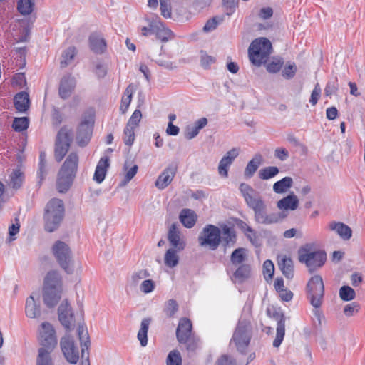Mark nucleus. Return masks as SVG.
Here are the masks:
<instances>
[{
    "label": "nucleus",
    "instance_id": "nucleus-1",
    "mask_svg": "<svg viewBox=\"0 0 365 365\" xmlns=\"http://www.w3.org/2000/svg\"><path fill=\"white\" fill-rule=\"evenodd\" d=\"M63 278L56 270L49 271L45 276L43 284L42 298L44 304L54 307L59 302L63 294Z\"/></svg>",
    "mask_w": 365,
    "mask_h": 365
},
{
    "label": "nucleus",
    "instance_id": "nucleus-2",
    "mask_svg": "<svg viewBox=\"0 0 365 365\" xmlns=\"http://www.w3.org/2000/svg\"><path fill=\"white\" fill-rule=\"evenodd\" d=\"M64 214L63 202L58 198L50 200L46 205L43 214L46 231L53 232L56 230L63 221Z\"/></svg>",
    "mask_w": 365,
    "mask_h": 365
},
{
    "label": "nucleus",
    "instance_id": "nucleus-3",
    "mask_svg": "<svg viewBox=\"0 0 365 365\" xmlns=\"http://www.w3.org/2000/svg\"><path fill=\"white\" fill-rule=\"evenodd\" d=\"M78 165V155L71 152L66 158L58 173L57 189L59 192H66L71 187Z\"/></svg>",
    "mask_w": 365,
    "mask_h": 365
},
{
    "label": "nucleus",
    "instance_id": "nucleus-4",
    "mask_svg": "<svg viewBox=\"0 0 365 365\" xmlns=\"http://www.w3.org/2000/svg\"><path fill=\"white\" fill-rule=\"evenodd\" d=\"M306 291L310 304L315 309L314 314L317 319L319 324H321L323 316L319 308L322 304L324 294V285L322 277L318 274L312 277L307 284Z\"/></svg>",
    "mask_w": 365,
    "mask_h": 365
},
{
    "label": "nucleus",
    "instance_id": "nucleus-5",
    "mask_svg": "<svg viewBox=\"0 0 365 365\" xmlns=\"http://www.w3.org/2000/svg\"><path fill=\"white\" fill-rule=\"evenodd\" d=\"M298 259L307 267L309 272H313L324 265L327 254L320 250H314L313 244H306L298 250Z\"/></svg>",
    "mask_w": 365,
    "mask_h": 365
},
{
    "label": "nucleus",
    "instance_id": "nucleus-6",
    "mask_svg": "<svg viewBox=\"0 0 365 365\" xmlns=\"http://www.w3.org/2000/svg\"><path fill=\"white\" fill-rule=\"evenodd\" d=\"M272 51L270 41L264 37H259L252 41L248 48L250 62L259 67L266 63Z\"/></svg>",
    "mask_w": 365,
    "mask_h": 365
},
{
    "label": "nucleus",
    "instance_id": "nucleus-7",
    "mask_svg": "<svg viewBox=\"0 0 365 365\" xmlns=\"http://www.w3.org/2000/svg\"><path fill=\"white\" fill-rule=\"evenodd\" d=\"M52 253L60 267L68 274L73 271L72 252L69 246L64 242L56 241L51 248Z\"/></svg>",
    "mask_w": 365,
    "mask_h": 365
},
{
    "label": "nucleus",
    "instance_id": "nucleus-8",
    "mask_svg": "<svg viewBox=\"0 0 365 365\" xmlns=\"http://www.w3.org/2000/svg\"><path fill=\"white\" fill-rule=\"evenodd\" d=\"M251 339V324L247 319H240L232 335L233 342L238 351L245 354Z\"/></svg>",
    "mask_w": 365,
    "mask_h": 365
},
{
    "label": "nucleus",
    "instance_id": "nucleus-9",
    "mask_svg": "<svg viewBox=\"0 0 365 365\" xmlns=\"http://www.w3.org/2000/svg\"><path fill=\"white\" fill-rule=\"evenodd\" d=\"M255 213V220L259 224L272 225L281 222L285 215L280 212H267V206L262 199L251 207Z\"/></svg>",
    "mask_w": 365,
    "mask_h": 365
},
{
    "label": "nucleus",
    "instance_id": "nucleus-10",
    "mask_svg": "<svg viewBox=\"0 0 365 365\" xmlns=\"http://www.w3.org/2000/svg\"><path fill=\"white\" fill-rule=\"evenodd\" d=\"M220 230L212 225H206L198 237L201 247H207L212 250H216L221 242Z\"/></svg>",
    "mask_w": 365,
    "mask_h": 365
},
{
    "label": "nucleus",
    "instance_id": "nucleus-11",
    "mask_svg": "<svg viewBox=\"0 0 365 365\" xmlns=\"http://www.w3.org/2000/svg\"><path fill=\"white\" fill-rule=\"evenodd\" d=\"M38 341L41 348L46 351L52 352L57 345V337L56 330L49 322H43L38 329Z\"/></svg>",
    "mask_w": 365,
    "mask_h": 365
},
{
    "label": "nucleus",
    "instance_id": "nucleus-12",
    "mask_svg": "<svg viewBox=\"0 0 365 365\" xmlns=\"http://www.w3.org/2000/svg\"><path fill=\"white\" fill-rule=\"evenodd\" d=\"M71 142V133L66 128H62L58 133L55 145V158L58 162L63 160L67 153Z\"/></svg>",
    "mask_w": 365,
    "mask_h": 365
},
{
    "label": "nucleus",
    "instance_id": "nucleus-13",
    "mask_svg": "<svg viewBox=\"0 0 365 365\" xmlns=\"http://www.w3.org/2000/svg\"><path fill=\"white\" fill-rule=\"evenodd\" d=\"M60 346L67 361L73 364L78 362L79 359L78 349L71 336L66 334L63 336L60 341Z\"/></svg>",
    "mask_w": 365,
    "mask_h": 365
},
{
    "label": "nucleus",
    "instance_id": "nucleus-14",
    "mask_svg": "<svg viewBox=\"0 0 365 365\" xmlns=\"http://www.w3.org/2000/svg\"><path fill=\"white\" fill-rule=\"evenodd\" d=\"M150 34H155L158 38L163 42L172 39L173 34L169 29L166 28L158 17L148 19Z\"/></svg>",
    "mask_w": 365,
    "mask_h": 365
},
{
    "label": "nucleus",
    "instance_id": "nucleus-15",
    "mask_svg": "<svg viewBox=\"0 0 365 365\" xmlns=\"http://www.w3.org/2000/svg\"><path fill=\"white\" fill-rule=\"evenodd\" d=\"M58 319L61 324L68 331L71 329L74 323V314L71 305L67 299L62 301L58 308Z\"/></svg>",
    "mask_w": 365,
    "mask_h": 365
},
{
    "label": "nucleus",
    "instance_id": "nucleus-16",
    "mask_svg": "<svg viewBox=\"0 0 365 365\" xmlns=\"http://www.w3.org/2000/svg\"><path fill=\"white\" fill-rule=\"evenodd\" d=\"M93 126L92 119L86 118L78 127L76 141L79 146L84 147L91 140Z\"/></svg>",
    "mask_w": 365,
    "mask_h": 365
},
{
    "label": "nucleus",
    "instance_id": "nucleus-17",
    "mask_svg": "<svg viewBox=\"0 0 365 365\" xmlns=\"http://www.w3.org/2000/svg\"><path fill=\"white\" fill-rule=\"evenodd\" d=\"M168 240L171 249L182 251L186 247V242L181 232L175 224H173L168 230Z\"/></svg>",
    "mask_w": 365,
    "mask_h": 365
},
{
    "label": "nucleus",
    "instance_id": "nucleus-18",
    "mask_svg": "<svg viewBox=\"0 0 365 365\" xmlns=\"http://www.w3.org/2000/svg\"><path fill=\"white\" fill-rule=\"evenodd\" d=\"M76 85V78L71 74L63 76L59 83L58 94L62 99L68 98Z\"/></svg>",
    "mask_w": 365,
    "mask_h": 365
},
{
    "label": "nucleus",
    "instance_id": "nucleus-19",
    "mask_svg": "<svg viewBox=\"0 0 365 365\" xmlns=\"http://www.w3.org/2000/svg\"><path fill=\"white\" fill-rule=\"evenodd\" d=\"M240 149L234 148L227 151L220 160L218 165L219 175L223 178L228 176V168L232 164L234 160L239 155Z\"/></svg>",
    "mask_w": 365,
    "mask_h": 365
},
{
    "label": "nucleus",
    "instance_id": "nucleus-20",
    "mask_svg": "<svg viewBox=\"0 0 365 365\" xmlns=\"http://www.w3.org/2000/svg\"><path fill=\"white\" fill-rule=\"evenodd\" d=\"M177 168L175 165H170L168 166L158 176L155 183V186L160 190L165 189L173 180Z\"/></svg>",
    "mask_w": 365,
    "mask_h": 365
},
{
    "label": "nucleus",
    "instance_id": "nucleus-21",
    "mask_svg": "<svg viewBox=\"0 0 365 365\" xmlns=\"http://www.w3.org/2000/svg\"><path fill=\"white\" fill-rule=\"evenodd\" d=\"M192 325L190 319H180L176 330V336L179 343H185L188 337L192 336Z\"/></svg>",
    "mask_w": 365,
    "mask_h": 365
},
{
    "label": "nucleus",
    "instance_id": "nucleus-22",
    "mask_svg": "<svg viewBox=\"0 0 365 365\" xmlns=\"http://www.w3.org/2000/svg\"><path fill=\"white\" fill-rule=\"evenodd\" d=\"M240 190L250 208L262 200L259 194L248 184L241 183L240 185Z\"/></svg>",
    "mask_w": 365,
    "mask_h": 365
},
{
    "label": "nucleus",
    "instance_id": "nucleus-23",
    "mask_svg": "<svg viewBox=\"0 0 365 365\" xmlns=\"http://www.w3.org/2000/svg\"><path fill=\"white\" fill-rule=\"evenodd\" d=\"M299 204L297 196L292 192L287 196L279 200L277 202V207L281 210H295L298 208Z\"/></svg>",
    "mask_w": 365,
    "mask_h": 365
},
{
    "label": "nucleus",
    "instance_id": "nucleus-24",
    "mask_svg": "<svg viewBox=\"0 0 365 365\" xmlns=\"http://www.w3.org/2000/svg\"><path fill=\"white\" fill-rule=\"evenodd\" d=\"M25 314L31 319H37L41 314V306L36 302L33 295L29 296L26 300Z\"/></svg>",
    "mask_w": 365,
    "mask_h": 365
},
{
    "label": "nucleus",
    "instance_id": "nucleus-25",
    "mask_svg": "<svg viewBox=\"0 0 365 365\" xmlns=\"http://www.w3.org/2000/svg\"><path fill=\"white\" fill-rule=\"evenodd\" d=\"M278 266L284 276L290 279L294 277V264L290 257L286 255L278 257Z\"/></svg>",
    "mask_w": 365,
    "mask_h": 365
},
{
    "label": "nucleus",
    "instance_id": "nucleus-26",
    "mask_svg": "<svg viewBox=\"0 0 365 365\" xmlns=\"http://www.w3.org/2000/svg\"><path fill=\"white\" fill-rule=\"evenodd\" d=\"M109 161L108 157H103L98 161L93 175V180L96 182L101 183L104 180L107 169L110 166Z\"/></svg>",
    "mask_w": 365,
    "mask_h": 365
},
{
    "label": "nucleus",
    "instance_id": "nucleus-27",
    "mask_svg": "<svg viewBox=\"0 0 365 365\" xmlns=\"http://www.w3.org/2000/svg\"><path fill=\"white\" fill-rule=\"evenodd\" d=\"M329 228L330 230L336 232L337 235L345 240H349L352 235L351 228L342 222H331L329 224Z\"/></svg>",
    "mask_w": 365,
    "mask_h": 365
},
{
    "label": "nucleus",
    "instance_id": "nucleus-28",
    "mask_svg": "<svg viewBox=\"0 0 365 365\" xmlns=\"http://www.w3.org/2000/svg\"><path fill=\"white\" fill-rule=\"evenodd\" d=\"M197 215L190 209H182L179 215L180 222L187 228L192 227L197 221Z\"/></svg>",
    "mask_w": 365,
    "mask_h": 365
},
{
    "label": "nucleus",
    "instance_id": "nucleus-29",
    "mask_svg": "<svg viewBox=\"0 0 365 365\" xmlns=\"http://www.w3.org/2000/svg\"><path fill=\"white\" fill-rule=\"evenodd\" d=\"M91 49L96 53H102L106 48V43L103 36L98 34H93L89 38Z\"/></svg>",
    "mask_w": 365,
    "mask_h": 365
},
{
    "label": "nucleus",
    "instance_id": "nucleus-30",
    "mask_svg": "<svg viewBox=\"0 0 365 365\" xmlns=\"http://www.w3.org/2000/svg\"><path fill=\"white\" fill-rule=\"evenodd\" d=\"M277 327L276 337L273 341L274 347H279L282 344L285 334V317L283 314H277Z\"/></svg>",
    "mask_w": 365,
    "mask_h": 365
},
{
    "label": "nucleus",
    "instance_id": "nucleus-31",
    "mask_svg": "<svg viewBox=\"0 0 365 365\" xmlns=\"http://www.w3.org/2000/svg\"><path fill=\"white\" fill-rule=\"evenodd\" d=\"M16 109L19 112H25L29 108V96L26 92L17 93L14 98Z\"/></svg>",
    "mask_w": 365,
    "mask_h": 365
},
{
    "label": "nucleus",
    "instance_id": "nucleus-32",
    "mask_svg": "<svg viewBox=\"0 0 365 365\" xmlns=\"http://www.w3.org/2000/svg\"><path fill=\"white\" fill-rule=\"evenodd\" d=\"M262 161V156L260 154L255 155V157L248 162L244 175L245 178H250L253 176Z\"/></svg>",
    "mask_w": 365,
    "mask_h": 365
},
{
    "label": "nucleus",
    "instance_id": "nucleus-33",
    "mask_svg": "<svg viewBox=\"0 0 365 365\" xmlns=\"http://www.w3.org/2000/svg\"><path fill=\"white\" fill-rule=\"evenodd\" d=\"M79 340L81 346V357H84L86 351L88 350L90 346V340L87 329L83 326L79 325L77 329Z\"/></svg>",
    "mask_w": 365,
    "mask_h": 365
},
{
    "label": "nucleus",
    "instance_id": "nucleus-34",
    "mask_svg": "<svg viewBox=\"0 0 365 365\" xmlns=\"http://www.w3.org/2000/svg\"><path fill=\"white\" fill-rule=\"evenodd\" d=\"M251 274V267L247 264L238 265V267L233 273V277L238 282H243L247 279Z\"/></svg>",
    "mask_w": 365,
    "mask_h": 365
},
{
    "label": "nucleus",
    "instance_id": "nucleus-35",
    "mask_svg": "<svg viewBox=\"0 0 365 365\" xmlns=\"http://www.w3.org/2000/svg\"><path fill=\"white\" fill-rule=\"evenodd\" d=\"M247 258V250L244 247L235 249L230 256V262L232 265L238 266L243 264Z\"/></svg>",
    "mask_w": 365,
    "mask_h": 365
},
{
    "label": "nucleus",
    "instance_id": "nucleus-36",
    "mask_svg": "<svg viewBox=\"0 0 365 365\" xmlns=\"http://www.w3.org/2000/svg\"><path fill=\"white\" fill-rule=\"evenodd\" d=\"M180 250L169 248L164 256V263L169 268H173L176 267L179 263V255L178 252Z\"/></svg>",
    "mask_w": 365,
    "mask_h": 365
},
{
    "label": "nucleus",
    "instance_id": "nucleus-37",
    "mask_svg": "<svg viewBox=\"0 0 365 365\" xmlns=\"http://www.w3.org/2000/svg\"><path fill=\"white\" fill-rule=\"evenodd\" d=\"M292 184L293 180L291 177H284L274 183L273 190L277 194L284 193L292 186Z\"/></svg>",
    "mask_w": 365,
    "mask_h": 365
},
{
    "label": "nucleus",
    "instance_id": "nucleus-38",
    "mask_svg": "<svg viewBox=\"0 0 365 365\" xmlns=\"http://www.w3.org/2000/svg\"><path fill=\"white\" fill-rule=\"evenodd\" d=\"M150 318H144L140 324V328L138 333V339L142 346H145L148 344V331L150 323Z\"/></svg>",
    "mask_w": 365,
    "mask_h": 365
},
{
    "label": "nucleus",
    "instance_id": "nucleus-39",
    "mask_svg": "<svg viewBox=\"0 0 365 365\" xmlns=\"http://www.w3.org/2000/svg\"><path fill=\"white\" fill-rule=\"evenodd\" d=\"M35 6L34 0H19L17 1V10L24 16L31 14Z\"/></svg>",
    "mask_w": 365,
    "mask_h": 365
},
{
    "label": "nucleus",
    "instance_id": "nucleus-40",
    "mask_svg": "<svg viewBox=\"0 0 365 365\" xmlns=\"http://www.w3.org/2000/svg\"><path fill=\"white\" fill-rule=\"evenodd\" d=\"M134 90V86L133 84H130L128 86L125 91H124V94L122 97L121 104L120 107V110L123 113H125L128 108V106L132 100V96Z\"/></svg>",
    "mask_w": 365,
    "mask_h": 365
},
{
    "label": "nucleus",
    "instance_id": "nucleus-41",
    "mask_svg": "<svg viewBox=\"0 0 365 365\" xmlns=\"http://www.w3.org/2000/svg\"><path fill=\"white\" fill-rule=\"evenodd\" d=\"M222 238L225 246H233L236 242V235L235 230L226 225L222 227Z\"/></svg>",
    "mask_w": 365,
    "mask_h": 365
},
{
    "label": "nucleus",
    "instance_id": "nucleus-42",
    "mask_svg": "<svg viewBox=\"0 0 365 365\" xmlns=\"http://www.w3.org/2000/svg\"><path fill=\"white\" fill-rule=\"evenodd\" d=\"M36 358V365H53L51 352L46 351L44 348H39Z\"/></svg>",
    "mask_w": 365,
    "mask_h": 365
},
{
    "label": "nucleus",
    "instance_id": "nucleus-43",
    "mask_svg": "<svg viewBox=\"0 0 365 365\" xmlns=\"http://www.w3.org/2000/svg\"><path fill=\"white\" fill-rule=\"evenodd\" d=\"M76 55V49L74 46L68 47L62 54V59L61 61V67L66 68L73 60Z\"/></svg>",
    "mask_w": 365,
    "mask_h": 365
},
{
    "label": "nucleus",
    "instance_id": "nucleus-44",
    "mask_svg": "<svg viewBox=\"0 0 365 365\" xmlns=\"http://www.w3.org/2000/svg\"><path fill=\"white\" fill-rule=\"evenodd\" d=\"M279 168L276 166H268L264 168H262L259 171V178L262 180H269L274 176H276L279 173Z\"/></svg>",
    "mask_w": 365,
    "mask_h": 365
},
{
    "label": "nucleus",
    "instance_id": "nucleus-45",
    "mask_svg": "<svg viewBox=\"0 0 365 365\" xmlns=\"http://www.w3.org/2000/svg\"><path fill=\"white\" fill-rule=\"evenodd\" d=\"M237 226L245 233L250 242L253 243L257 237L255 230L242 220H240V222H237Z\"/></svg>",
    "mask_w": 365,
    "mask_h": 365
},
{
    "label": "nucleus",
    "instance_id": "nucleus-46",
    "mask_svg": "<svg viewBox=\"0 0 365 365\" xmlns=\"http://www.w3.org/2000/svg\"><path fill=\"white\" fill-rule=\"evenodd\" d=\"M29 121L26 117L15 118L12 128L15 131L21 132L26 130L29 127Z\"/></svg>",
    "mask_w": 365,
    "mask_h": 365
},
{
    "label": "nucleus",
    "instance_id": "nucleus-47",
    "mask_svg": "<svg viewBox=\"0 0 365 365\" xmlns=\"http://www.w3.org/2000/svg\"><path fill=\"white\" fill-rule=\"evenodd\" d=\"M339 297L344 301H351L355 297V292L349 286H343L339 289Z\"/></svg>",
    "mask_w": 365,
    "mask_h": 365
},
{
    "label": "nucleus",
    "instance_id": "nucleus-48",
    "mask_svg": "<svg viewBox=\"0 0 365 365\" xmlns=\"http://www.w3.org/2000/svg\"><path fill=\"white\" fill-rule=\"evenodd\" d=\"M178 309V304L174 299H169L165 304L164 312L168 317H172Z\"/></svg>",
    "mask_w": 365,
    "mask_h": 365
},
{
    "label": "nucleus",
    "instance_id": "nucleus-49",
    "mask_svg": "<svg viewBox=\"0 0 365 365\" xmlns=\"http://www.w3.org/2000/svg\"><path fill=\"white\" fill-rule=\"evenodd\" d=\"M274 272V266L271 260H266L263 264V274L266 281H269L272 279Z\"/></svg>",
    "mask_w": 365,
    "mask_h": 365
},
{
    "label": "nucleus",
    "instance_id": "nucleus-50",
    "mask_svg": "<svg viewBox=\"0 0 365 365\" xmlns=\"http://www.w3.org/2000/svg\"><path fill=\"white\" fill-rule=\"evenodd\" d=\"M135 140V128L125 126L123 132V141L126 145L130 146Z\"/></svg>",
    "mask_w": 365,
    "mask_h": 365
},
{
    "label": "nucleus",
    "instance_id": "nucleus-51",
    "mask_svg": "<svg viewBox=\"0 0 365 365\" xmlns=\"http://www.w3.org/2000/svg\"><path fill=\"white\" fill-rule=\"evenodd\" d=\"M150 276V273L146 269H141L134 272L130 277L132 285L136 286L140 280L144 279Z\"/></svg>",
    "mask_w": 365,
    "mask_h": 365
},
{
    "label": "nucleus",
    "instance_id": "nucleus-52",
    "mask_svg": "<svg viewBox=\"0 0 365 365\" xmlns=\"http://www.w3.org/2000/svg\"><path fill=\"white\" fill-rule=\"evenodd\" d=\"M284 61L282 58H274L267 65V70L269 73H275L280 71Z\"/></svg>",
    "mask_w": 365,
    "mask_h": 365
},
{
    "label": "nucleus",
    "instance_id": "nucleus-53",
    "mask_svg": "<svg viewBox=\"0 0 365 365\" xmlns=\"http://www.w3.org/2000/svg\"><path fill=\"white\" fill-rule=\"evenodd\" d=\"M215 63V58L208 55L206 52L200 51V66L204 68H208Z\"/></svg>",
    "mask_w": 365,
    "mask_h": 365
},
{
    "label": "nucleus",
    "instance_id": "nucleus-54",
    "mask_svg": "<svg viewBox=\"0 0 365 365\" xmlns=\"http://www.w3.org/2000/svg\"><path fill=\"white\" fill-rule=\"evenodd\" d=\"M141 118V111L138 109L135 110L132 114L131 117L129 118L126 125L135 129L138 126Z\"/></svg>",
    "mask_w": 365,
    "mask_h": 365
},
{
    "label": "nucleus",
    "instance_id": "nucleus-55",
    "mask_svg": "<svg viewBox=\"0 0 365 365\" xmlns=\"http://www.w3.org/2000/svg\"><path fill=\"white\" fill-rule=\"evenodd\" d=\"M182 359L180 354L178 351H172L167 359V365H181Z\"/></svg>",
    "mask_w": 365,
    "mask_h": 365
},
{
    "label": "nucleus",
    "instance_id": "nucleus-56",
    "mask_svg": "<svg viewBox=\"0 0 365 365\" xmlns=\"http://www.w3.org/2000/svg\"><path fill=\"white\" fill-rule=\"evenodd\" d=\"M296 71V65L294 63H292L284 67L282 74L284 78L291 79L294 76Z\"/></svg>",
    "mask_w": 365,
    "mask_h": 365
},
{
    "label": "nucleus",
    "instance_id": "nucleus-57",
    "mask_svg": "<svg viewBox=\"0 0 365 365\" xmlns=\"http://www.w3.org/2000/svg\"><path fill=\"white\" fill-rule=\"evenodd\" d=\"M155 287V282L152 279H145L142 282L140 286V289L145 294L152 292Z\"/></svg>",
    "mask_w": 365,
    "mask_h": 365
},
{
    "label": "nucleus",
    "instance_id": "nucleus-58",
    "mask_svg": "<svg viewBox=\"0 0 365 365\" xmlns=\"http://www.w3.org/2000/svg\"><path fill=\"white\" fill-rule=\"evenodd\" d=\"M160 5L161 15L165 18H170L171 16V7L168 0H160Z\"/></svg>",
    "mask_w": 365,
    "mask_h": 365
},
{
    "label": "nucleus",
    "instance_id": "nucleus-59",
    "mask_svg": "<svg viewBox=\"0 0 365 365\" xmlns=\"http://www.w3.org/2000/svg\"><path fill=\"white\" fill-rule=\"evenodd\" d=\"M217 17H213L211 19H209L203 27V31L205 32L211 31L215 29L218 25V24L222 21V19H219L217 20Z\"/></svg>",
    "mask_w": 365,
    "mask_h": 365
},
{
    "label": "nucleus",
    "instance_id": "nucleus-60",
    "mask_svg": "<svg viewBox=\"0 0 365 365\" xmlns=\"http://www.w3.org/2000/svg\"><path fill=\"white\" fill-rule=\"evenodd\" d=\"M22 182V177L21 173L19 170H16L14 172L11 180V185L14 189H18L20 187Z\"/></svg>",
    "mask_w": 365,
    "mask_h": 365
},
{
    "label": "nucleus",
    "instance_id": "nucleus-61",
    "mask_svg": "<svg viewBox=\"0 0 365 365\" xmlns=\"http://www.w3.org/2000/svg\"><path fill=\"white\" fill-rule=\"evenodd\" d=\"M359 311V305L356 302L349 304L345 306L344 313L346 317L353 316Z\"/></svg>",
    "mask_w": 365,
    "mask_h": 365
},
{
    "label": "nucleus",
    "instance_id": "nucleus-62",
    "mask_svg": "<svg viewBox=\"0 0 365 365\" xmlns=\"http://www.w3.org/2000/svg\"><path fill=\"white\" fill-rule=\"evenodd\" d=\"M185 344H187V349L188 351H193L198 347L199 339L192 335L188 337L187 341Z\"/></svg>",
    "mask_w": 365,
    "mask_h": 365
},
{
    "label": "nucleus",
    "instance_id": "nucleus-63",
    "mask_svg": "<svg viewBox=\"0 0 365 365\" xmlns=\"http://www.w3.org/2000/svg\"><path fill=\"white\" fill-rule=\"evenodd\" d=\"M321 88L319 85V83H317L314 90L312 92L311 97L309 102L312 103V106H315L319 100V98L321 95Z\"/></svg>",
    "mask_w": 365,
    "mask_h": 365
},
{
    "label": "nucleus",
    "instance_id": "nucleus-64",
    "mask_svg": "<svg viewBox=\"0 0 365 365\" xmlns=\"http://www.w3.org/2000/svg\"><path fill=\"white\" fill-rule=\"evenodd\" d=\"M217 365H236V361L230 356L222 355L218 359Z\"/></svg>",
    "mask_w": 365,
    "mask_h": 365
}]
</instances>
